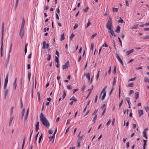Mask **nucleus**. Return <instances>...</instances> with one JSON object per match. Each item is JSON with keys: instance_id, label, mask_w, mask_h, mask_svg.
<instances>
[{"instance_id": "de8ad7c7", "label": "nucleus", "mask_w": 149, "mask_h": 149, "mask_svg": "<svg viewBox=\"0 0 149 149\" xmlns=\"http://www.w3.org/2000/svg\"><path fill=\"white\" fill-rule=\"evenodd\" d=\"M99 72H100V70L98 71L97 74L96 76V79L97 80H98L99 76Z\"/></svg>"}, {"instance_id": "ea45409f", "label": "nucleus", "mask_w": 149, "mask_h": 149, "mask_svg": "<svg viewBox=\"0 0 149 149\" xmlns=\"http://www.w3.org/2000/svg\"><path fill=\"white\" fill-rule=\"evenodd\" d=\"M118 39L119 40V41L120 43V45L121 47H122V42L121 40H120V38L119 37H118Z\"/></svg>"}, {"instance_id": "3c124183", "label": "nucleus", "mask_w": 149, "mask_h": 149, "mask_svg": "<svg viewBox=\"0 0 149 149\" xmlns=\"http://www.w3.org/2000/svg\"><path fill=\"white\" fill-rule=\"evenodd\" d=\"M74 35L73 33H72L71 34V36L70 37V39L71 40H72L73 37H74Z\"/></svg>"}, {"instance_id": "e433bc0d", "label": "nucleus", "mask_w": 149, "mask_h": 149, "mask_svg": "<svg viewBox=\"0 0 149 149\" xmlns=\"http://www.w3.org/2000/svg\"><path fill=\"white\" fill-rule=\"evenodd\" d=\"M42 137V134L39 138V141H38L39 143H40Z\"/></svg>"}, {"instance_id": "4c0bfd02", "label": "nucleus", "mask_w": 149, "mask_h": 149, "mask_svg": "<svg viewBox=\"0 0 149 149\" xmlns=\"http://www.w3.org/2000/svg\"><path fill=\"white\" fill-rule=\"evenodd\" d=\"M118 9L117 8H113V12H117L118 11Z\"/></svg>"}, {"instance_id": "bb28decb", "label": "nucleus", "mask_w": 149, "mask_h": 149, "mask_svg": "<svg viewBox=\"0 0 149 149\" xmlns=\"http://www.w3.org/2000/svg\"><path fill=\"white\" fill-rule=\"evenodd\" d=\"M97 115H95L94 118L93 119V121H92V122H93V123H94L95 122V120L97 119Z\"/></svg>"}, {"instance_id": "dca6fc26", "label": "nucleus", "mask_w": 149, "mask_h": 149, "mask_svg": "<svg viewBox=\"0 0 149 149\" xmlns=\"http://www.w3.org/2000/svg\"><path fill=\"white\" fill-rule=\"evenodd\" d=\"M143 136L145 137L146 139H148V137L146 134V132L145 131L143 132Z\"/></svg>"}, {"instance_id": "1a4fd4ad", "label": "nucleus", "mask_w": 149, "mask_h": 149, "mask_svg": "<svg viewBox=\"0 0 149 149\" xmlns=\"http://www.w3.org/2000/svg\"><path fill=\"white\" fill-rule=\"evenodd\" d=\"M39 122H37L36 125V132H37L39 130Z\"/></svg>"}, {"instance_id": "c85d7f7f", "label": "nucleus", "mask_w": 149, "mask_h": 149, "mask_svg": "<svg viewBox=\"0 0 149 149\" xmlns=\"http://www.w3.org/2000/svg\"><path fill=\"white\" fill-rule=\"evenodd\" d=\"M66 95V93L65 92V91L64 90L63 91V95H62V98H63V100L64 99Z\"/></svg>"}, {"instance_id": "338daca9", "label": "nucleus", "mask_w": 149, "mask_h": 149, "mask_svg": "<svg viewBox=\"0 0 149 149\" xmlns=\"http://www.w3.org/2000/svg\"><path fill=\"white\" fill-rule=\"evenodd\" d=\"M126 5L127 6H129V3H128V1L127 0H126Z\"/></svg>"}, {"instance_id": "0eeeda50", "label": "nucleus", "mask_w": 149, "mask_h": 149, "mask_svg": "<svg viewBox=\"0 0 149 149\" xmlns=\"http://www.w3.org/2000/svg\"><path fill=\"white\" fill-rule=\"evenodd\" d=\"M8 81V78H6L5 79V83L4 84V88L6 89L7 86V85Z\"/></svg>"}, {"instance_id": "2f4dec72", "label": "nucleus", "mask_w": 149, "mask_h": 149, "mask_svg": "<svg viewBox=\"0 0 149 149\" xmlns=\"http://www.w3.org/2000/svg\"><path fill=\"white\" fill-rule=\"evenodd\" d=\"M54 138H55V136H54L53 135L52 136L49 137V141H50L53 139L54 140Z\"/></svg>"}, {"instance_id": "6e6552de", "label": "nucleus", "mask_w": 149, "mask_h": 149, "mask_svg": "<svg viewBox=\"0 0 149 149\" xmlns=\"http://www.w3.org/2000/svg\"><path fill=\"white\" fill-rule=\"evenodd\" d=\"M24 30H20V32L19 33V35L21 37V38H22L24 35Z\"/></svg>"}, {"instance_id": "412c9836", "label": "nucleus", "mask_w": 149, "mask_h": 149, "mask_svg": "<svg viewBox=\"0 0 149 149\" xmlns=\"http://www.w3.org/2000/svg\"><path fill=\"white\" fill-rule=\"evenodd\" d=\"M65 39L64 33H63L61 35V38L60 39L61 41Z\"/></svg>"}, {"instance_id": "5fc2aeb1", "label": "nucleus", "mask_w": 149, "mask_h": 149, "mask_svg": "<svg viewBox=\"0 0 149 149\" xmlns=\"http://www.w3.org/2000/svg\"><path fill=\"white\" fill-rule=\"evenodd\" d=\"M111 121L110 120H109L108 122L107 123L106 125L107 126H108L110 124V123H111Z\"/></svg>"}, {"instance_id": "5701e85b", "label": "nucleus", "mask_w": 149, "mask_h": 149, "mask_svg": "<svg viewBox=\"0 0 149 149\" xmlns=\"http://www.w3.org/2000/svg\"><path fill=\"white\" fill-rule=\"evenodd\" d=\"M70 100H73L75 102H76L77 101V100L76 99L74 96L72 97L70 99Z\"/></svg>"}, {"instance_id": "13d9d810", "label": "nucleus", "mask_w": 149, "mask_h": 149, "mask_svg": "<svg viewBox=\"0 0 149 149\" xmlns=\"http://www.w3.org/2000/svg\"><path fill=\"white\" fill-rule=\"evenodd\" d=\"M106 110V108H105L102 113V116H103V115H104V114Z\"/></svg>"}, {"instance_id": "680f3d73", "label": "nucleus", "mask_w": 149, "mask_h": 149, "mask_svg": "<svg viewBox=\"0 0 149 149\" xmlns=\"http://www.w3.org/2000/svg\"><path fill=\"white\" fill-rule=\"evenodd\" d=\"M31 75V74L29 72L28 73V77L29 80V81L30 79V76Z\"/></svg>"}, {"instance_id": "72a5a7b5", "label": "nucleus", "mask_w": 149, "mask_h": 149, "mask_svg": "<svg viewBox=\"0 0 149 149\" xmlns=\"http://www.w3.org/2000/svg\"><path fill=\"white\" fill-rule=\"evenodd\" d=\"M78 137V139L77 141H81L82 139L83 136H79Z\"/></svg>"}, {"instance_id": "423d86ee", "label": "nucleus", "mask_w": 149, "mask_h": 149, "mask_svg": "<svg viewBox=\"0 0 149 149\" xmlns=\"http://www.w3.org/2000/svg\"><path fill=\"white\" fill-rule=\"evenodd\" d=\"M112 28H111L110 29H108L109 30V32L110 33L112 36H116V35L115 34L114 31L112 29Z\"/></svg>"}, {"instance_id": "4468645a", "label": "nucleus", "mask_w": 149, "mask_h": 149, "mask_svg": "<svg viewBox=\"0 0 149 149\" xmlns=\"http://www.w3.org/2000/svg\"><path fill=\"white\" fill-rule=\"evenodd\" d=\"M8 92V90L6 89L4 91V98L6 99Z\"/></svg>"}, {"instance_id": "052dcab7", "label": "nucleus", "mask_w": 149, "mask_h": 149, "mask_svg": "<svg viewBox=\"0 0 149 149\" xmlns=\"http://www.w3.org/2000/svg\"><path fill=\"white\" fill-rule=\"evenodd\" d=\"M94 47L93 43L92 42L91 44V49L92 50H93V48Z\"/></svg>"}, {"instance_id": "ddd939ff", "label": "nucleus", "mask_w": 149, "mask_h": 149, "mask_svg": "<svg viewBox=\"0 0 149 149\" xmlns=\"http://www.w3.org/2000/svg\"><path fill=\"white\" fill-rule=\"evenodd\" d=\"M135 98L136 100L139 97V93L138 92H136L135 93Z\"/></svg>"}, {"instance_id": "a878e982", "label": "nucleus", "mask_w": 149, "mask_h": 149, "mask_svg": "<svg viewBox=\"0 0 149 149\" xmlns=\"http://www.w3.org/2000/svg\"><path fill=\"white\" fill-rule=\"evenodd\" d=\"M120 19L118 21V22L119 23H123L124 22L123 20L121 18V17H120Z\"/></svg>"}, {"instance_id": "58836bf2", "label": "nucleus", "mask_w": 149, "mask_h": 149, "mask_svg": "<svg viewBox=\"0 0 149 149\" xmlns=\"http://www.w3.org/2000/svg\"><path fill=\"white\" fill-rule=\"evenodd\" d=\"M51 58V55L50 54H48V56L47 58V60L48 61H49L50 59Z\"/></svg>"}, {"instance_id": "0e129e2a", "label": "nucleus", "mask_w": 149, "mask_h": 149, "mask_svg": "<svg viewBox=\"0 0 149 149\" xmlns=\"http://www.w3.org/2000/svg\"><path fill=\"white\" fill-rule=\"evenodd\" d=\"M134 93V91L133 90H131L130 91L129 93V95H130L132 94H133Z\"/></svg>"}, {"instance_id": "20e7f679", "label": "nucleus", "mask_w": 149, "mask_h": 149, "mask_svg": "<svg viewBox=\"0 0 149 149\" xmlns=\"http://www.w3.org/2000/svg\"><path fill=\"white\" fill-rule=\"evenodd\" d=\"M69 66V61H67L65 63V64L62 66V68L63 70L65 69L66 68H68Z\"/></svg>"}, {"instance_id": "b1692460", "label": "nucleus", "mask_w": 149, "mask_h": 149, "mask_svg": "<svg viewBox=\"0 0 149 149\" xmlns=\"http://www.w3.org/2000/svg\"><path fill=\"white\" fill-rule=\"evenodd\" d=\"M43 48L45 49L46 48V42L45 41H44L43 42Z\"/></svg>"}, {"instance_id": "c03bdc74", "label": "nucleus", "mask_w": 149, "mask_h": 149, "mask_svg": "<svg viewBox=\"0 0 149 149\" xmlns=\"http://www.w3.org/2000/svg\"><path fill=\"white\" fill-rule=\"evenodd\" d=\"M24 24H24L22 23L20 29L21 30H24Z\"/></svg>"}, {"instance_id": "aec40b11", "label": "nucleus", "mask_w": 149, "mask_h": 149, "mask_svg": "<svg viewBox=\"0 0 149 149\" xmlns=\"http://www.w3.org/2000/svg\"><path fill=\"white\" fill-rule=\"evenodd\" d=\"M39 132H38L36 134V135L35 136V142H34L35 143H36V141L37 140L38 136V134H39Z\"/></svg>"}, {"instance_id": "f8f14e48", "label": "nucleus", "mask_w": 149, "mask_h": 149, "mask_svg": "<svg viewBox=\"0 0 149 149\" xmlns=\"http://www.w3.org/2000/svg\"><path fill=\"white\" fill-rule=\"evenodd\" d=\"M84 76H86V78L88 79V80H89L90 79V74L89 73H88L86 74H85L84 75Z\"/></svg>"}, {"instance_id": "473e14b6", "label": "nucleus", "mask_w": 149, "mask_h": 149, "mask_svg": "<svg viewBox=\"0 0 149 149\" xmlns=\"http://www.w3.org/2000/svg\"><path fill=\"white\" fill-rule=\"evenodd\" d=\"M85 87H86V85L84 84L82 86V88H81V90L83 92H84V89L85 88Z\"/></svg>"}, {"instance_id": "c756f323", "label": "nucleus", "mask_w": 149, "mask_h": 149, "mask_svg": "<svg viewBox=\"0 0 149 149\" xmlns=\"http://www.w3.org/2000/svg\"><path fill=\"white\" fill-rule=\"evenodd\" d=\"M19 0H16V3L15 6V9L18 5V2Z\"/></svg>"}, {"instance_id": "4be33fe9", "label": "nucleus", "mask_w": 149, "mask_h": 149, "mask_svg": "<svg viewBox=\"0 0 149 149\" xmlns=\"http://www.w3.org/2000/svg\"><path fill=\"white\" fill-rule=\"evenodd\" d=\"M139 24H135L133 26H132L131 28L132 29H136L137 28Z\"/></svg>"}, {"instance_id": "f3484780", "label": "nucleus", "mask_w": 149, "mask_h": 149, "mask_svg": "<svg viewBox=\"0 0 149 149\" xmlns=\"http://www.w3.org/2000/svg\"><path fill=\"white\" fill-rule=\"evenodd\" d=\"M103 95L102 97V100H103L104 99L105 97L106 96V92H103Z\"/></svg>"}, {"instance_id": "09e8293b", "label": "nucleus", "mask_w": 149, "mask_h": 149, "mask_svg": "<svg viewBox=\"0 0 149 149\" xmlns=\"http://www.w3.org/2000/svg\"><path fill=\"white\" fill-rule=\"evenodd\" d=\"M91 24V22L89 20L87 24V26H86V28H87L88 27V26Z\"/></svg>"}, {"instance_id": "393cba45", "label": "nucleus", "mask_w": 149, "mask_h": 149, "mask_svg": "<svg viewBox=\"0 0 149 149\" xmlns=\"http://www.w3.org/2000/svg\"><path fill=\"white\" fill-rule=\"evenodd\" d=\"M144 81L145 82L149 83V79L145 77L144 78Z\"/></svg>"}, {"instance_id": "a19ab883", "label": "nucleus", "mask_w": 149, "mask_h": 149, "mask_svg": "<svg viewBox=\"0 0 149 149\" xmlns=\"http://www.w3.org/2000/svg\"><path fill=\"white\" fill-rule=\"evenodd\" d=\"M134 84L133 83L129 84L127 85V86L128 87H132L133 86Z\"/></svg>"}, {"instance_id": "c9c22d12", "label": "nucleus", "mask_w": 149, "mask_h": 149, "mask_svg": "<svg viewBox=\"0 0 149 149\" xmlns=\"http://www.w3.org/2000/svg\"><path fill=\"white\" fill-rule=\"evenodd\" d=\"M55 61L56 62L58 63L59 62L58 58V57L56 56H55Z\"/></svg>"}, {"instance_id": "69168bd1", "label": "nucleus", "mask_w": 149, "mask_h": 149, "mask_svg": "<svg viewBox=\"0 0 149 149\" xmlns=\"http://www.w3.org/2000/svg\"><path fill=\"white\" fill-rule=\"evenodd\" d=\"M108 46L107 45V44L106 42H105L104 44L102 45V47H107Z\"/></svg>"}, {"instance_id": "8fccbe9b", "label": "nucleus", "mask_w": 149, "mask_h": 149, "mask_svg": "<svg viewBox=\"0 0 149 149\" xmlns=\"http://www.w3.org/2000/svg\"><path fill=\"white\" fill-rule=\"evenodd\" d=\"M88 9H89V8L88 6V7H87L86 8L84 9L83 11L84 12H86L88 10Z\"/></svg>"}, {"instance_id": "864d4df0", "label": "nucleus", "mask_w": 149, "mask_h": 149, "mask_svg": "<svg viewBox=\"0 0 149 149\" xmlns=\"http://www.w3.org/2000/svg\"><path fill=\"white\" fill-rule=\"evenodd\" d=\"M13 118H10V122L9 123V125L10 126L11 124L12 121L13 120Z\"/></svg>"}, {"instance_id": "774afa93", "label": "nucleus", "mask_w": 149, "mask_h": 149, "mask_svg": "<svg viewBox=\"0 0 149 149\" xmlns=\"http://www.w3.org/2000/svg\"><path fill=\"white\" fill-rule=\"evenodd\" d=\"M148 38H149V35L147 36H144L143 38L144 39H146Z\"/></svg>"}, {"instance_id": "cd10ccee", "label": "nucleus", "mask_w": 149, "mask_h": 149, "mask_svg": "<svg viewBox=\"0 0 149 149\" xmlns=\"http://www.w3.org/2000/svg\"><path fill=\"white\" fill-rule=\"evenodd\" d=\"M126 100L127 102V103H128V104H129L130 103V98L129 97H127L126 98Z\"/></svg>"}, {"instance_id": "37998d69", "label": "nucleus", "mask_w": 149, "mask_h": 149, "mask_svg": "<svg viewBox=\"0 0 149 149\" xmlns=\"http://www.w3.org/2000/svg\"><path fill=\"white\" fill-rule=\"evenodd\" d=\"M120 86H119V90L118 92V98L119 99L120 96Z\"/></svg>"}, {"instance_id": "6e6d98bb", "label": "nucleus", "mask_w": 149, "mask_h": 149, "mask_svg": "<svg viewBox=\"0 0 149 149\" xmlns=\"http://www.w3.org/2000/svg\"><path fill=\"white\" fill-rule=\"evenodd\" d=\"M67 89L68 90H70L72 89V87L70 85L67 86Z\"/></svg>"}, {"instance_id": "e2e57ef3", "label": "nucleus", "mask_w": 149, "mask_h": 149, "mask_svg": "<svg viewBox=\"0 0 149 149\" xmlns=\"http://www.w3.org/2000/svg\"><path fill=\"white\" fill-rule=\"evenodd\" d=\"M78 25L77 24H76L74 26L73 28L74 29H75L78 27Z\"/></svg>"}, {"instance_id": "79ce46f5", "label": "nucleus", "mask_w": 149, "mask_h": 149, "mask_svg": "<svg viewBox=\"0 0 149 149\" xmlns=\"http://www.w3.org/2000/svg\"><path fill=\"white\" fill-rule=\"evenodd\" d=\"M144 108L146 112L149 111V107H144Z\"/></svg>"}, {"instance_id": "9d476101", "label": "nucleus", "mask_w": 149, "mask_h": 149, "mask_svg": "<svg viewBox=\"0 0 149 149\" xmlns=\"http://www.w3.org/2000/svg\"><path fill=\"white\" fill-rule=\"evenodd\" d=\"M143 113V110H140L139 111V116L140 117Z\"/></svg>"}, {"instance_id": "f257e3e1", "label": "nucleus", "mask_w": 149, "mask_h": 149, "mask_svg": "<svg viewBox=\"0 0 149 149\" xmlns=\"http://www.w3.org/2000/svg\"><path fill=\"white\" fill-rule=\"evenodd\" d=\"M40 118L41 122L46 127H48L49 126V123L44 114L42 112L40 114Z\"/></svg>"}, {"instance_id": "2eb2a0df", "label": "nucleus", "mask_w": 149, "mask_h": 149, "mask_svg": "<svg viewBox=\"0 0 149 149\" xmlns=\"http://www.w3.org/2000/svg\"><path fill=\"white\" fill-rule=\"evenodd\" d=\"M134 51L133 49H132L130 50L127 51L126 52V54L127 55H129L131 53L133 52Z\"/></svg>"}, {"instance_id": "49530a36", "label": "nucleus", "mask_w": 149, "mask_h": 149, "mask_svg": "<svg viewBox=\"0 0 149 149\" xmlns=\"http://www.w3.org/2000/svg\"><path fill=\"white\" fill-rule=\"evenodd\" d=\"M12 44L11 43L10 46V48H9V53H10L11 52L12 50Z\"/></svg>"}, {"instance_id": "f704fd0d", "label": "nucleus", "mask_w": 149, "mask_h": 149, "mask_svg": "<svg viewBox=\"0 0 149 149\" xmlns=\"http://www.w3.org/2000/svg\"><path fill=\"white\" fill-rule=\"evenodd\" d=\"M14 109V107H12L11 108V111H10V115H12L13 113V110Z\"/></svg>"}, {"instance_id": "bf43d9fd", "label": "nucleus", "mask_w": 149, "mask_h": 149, "mask_svg": "<svg viewBox=\"0 0 149 149\" xmlns=\"http://www.w3.org/2000/svg\"><path fill=\"white\" fill-rule=\"evenodd\" d=\"M80 141H77V147H79L80 146Z\"/></svg>"}, {"instance_id": "7ed1b4c3", "label": "nucleus", "mask_w": 149, "mask_h": 149, "mask_svg": "<svg viewBox=\"0 0 149 149\" xmlns=\"http://www.w3.org/2000/svg\"><path fill=\"white\" fill-rule=\"evenodd\" d=\"M112 21H108L106 25V28L107 29L112 28Z\"/></svg>"}, {"instance_id": "9b49d317", "label": "nucleus", "mask_w": 149, "mask_h": 149, "mask_svg": "<svg viewBox=\"0 0 149 149\" xmlns=\"http://www.w3.org/2000/svg\"><path fill=\"white\" fill-rule=\"evenodd\" d=\"M107 88V86H104V88L102 89V91L101 92L100 95V97L101 96V95L102 94V93H103V92H106L105 91V90H106V89Z\"/></svg>"}, {"instance_id": "7c9ffc66", "label": "nucleus", "mask_w": 149, "mask_h": 149, "mask_svg": "<svg viewBox=\"0 0 149 149\" xmlns=\"http://www.w3.org/2000/svg\"><path fill=\"white\" fill-rule=\"evenodd\" d=\"M38 100L39 101H40V93L39 92H38Z\"/></svg>"}, {"instance_id": "603ef678", "label": "nucleus", "mask_w": 149, "mask_h": 149, "mask_svg": "<svg viewBox=\"0 0 149 149\" xmlns=\"http://www.w3.org/2000/svg\"><path fill=\"white\" fill-rule=\"evenodd\" d=\"M24 110H25V109H24V108L22 109V118L24 116Z\"/></svg>"}, {"instance_id": "4d7b16f0", "label": "nucleus", "mask_w": 149, "mask_h": 149, "mask_svg": "<svg viewBox=\"0 0 149 149\" xmlns=\"http://www.w3.org/2000/svg\"><path fill=\"white\" fill-rule=\"evenodd\" d=\"M97 35V33H95L94 34H93L91 37V38H94V37L96 35Z\"/></svg>"}, {"instance_id": "39448f33", "label": "nucleus", "mask_w": 149, "mask_h": 149, "mask_svg": "<svg viewBox=\"0 0 149 149\" xmlns=\"http://www.w3.org/2000/svg\"><path fill=\"white\" fill-rule=\"evenodd\" d=\"M116 58L118 59V61L120 62V63L121 64L122 66L123 65V62L122 60L120 58L119 55H118L117 54H116Z\"/></svg>"}, {"instance_id": "a211bd4d", "label": "nucleus", "mask_w": 149, "mask_h": 149, "mask_svg": "<svg viewBox=\"0 0 149 149\" xmlns=\"http://www.w3.org/2000/svg\"><path fill=\"white\" fill-rule=\"evenodd\" d=\"M120 31V27L119 26H118L117 27L116 30H115V31L117 33H119Z\"/></svg>"}, {"instance_id": "a18cd8bd", "label": "nucleus", "mask_w": 149, "mask_h": 149, "mask_svg": "<svg viewBox=\"0 0 149 149\" xmlns=\"http://www.w3.org/2000/svg\"><path fill=\"white\" fill-rule=\"evenodd\" d=\"M123 103V100L122 99L120 101V102L119 104V108H120V107L121 106L122 104Z\"/></svg>"}, {"instance_id": "f03ea898", "label": "nucleus", "mask_w": 149, "mask_h": 149, "mask_svg": "<svg viewBox=\"0 0 149 149\" xmlns=\"http://www.w3.org/2000/svg\"><path fill=\"white\" fill-rule=\"evenodd\" d=\"M3 31H4V23L3 22L2 24V30H1V34H2V36H1V47L0 48V54L1 56H3Z\"/></svg>"}, {"instance_id": "6ab92c4d", "label": "nucleus", "mask_w": 149, "mask_h": 149, "mask_svg": "<svg viewBox=\"0 0 149 149\" xmlns=\"http://www.w3.org/2000/svg\"><path fill=\"white\" fill-rule=\"evenodd\" d=\"M17 83H14L13 84V90L14 91H15L16 90V88L17 87Z\"/></svg>"}]
</instances>
